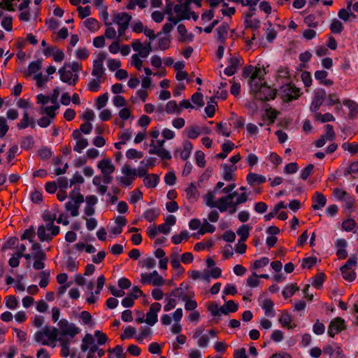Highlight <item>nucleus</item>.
Wrapping results in <instances>:
<instances>
[{
  "label": "nucleus",
  "mask_w": 358,
  "mask_h": 358,
  "mask_svg": "<svg viewBox=\"0 0 358 358\" xmlns=\"http://www.w3.org/2000/svg\"><path fill=\"white\" fill-rule=\"evenodd\" d=\"M251 227L246 224L241 225L237 230V234L241 236V241L245 242L249 236Z\"/></svg>",
  "instance_id": "ea45409f"
},
{
  "label": "nucleus",
  "mask_w": 358,
  "mask_h": 358,
  "mask_svg": "<svg viewBox=\"0 0 358 358\" xmlns=\"http://www.w3.org/2000/svg\"><path fill=\"white\" fill-rule=\"evenodd\" d=\"M126 157L129 159H141L143 157V153L131 148L126 152Z\"/></svg>",
  "instance_id": "bf43d9fd"
},
{
  "label": "nucleus",
  "mask_w": 358,
  "mask_h": 358,
  "mask_svg": "<svg viewBox=\"0 0 358 358\" xmlns=\"http://www.w3.org/2000/svg\"><path fill=\"white\" fill-rule=\"evenodd\" d=\"M168 20L169 22L165 23L162 27V31L164 34L169 33L172 30L173 26L177 24L178 22H179V20H178L176 17H169Z\"/></svg>",
  "instance_id": "a19ab883"
},
{
  "label": "nucleus",
  "mask_w": 358,
  "mask_h": 358,
  "mask_svg": "<svg viewBox=\"0 0 358 358\" xmlns=\"http://www.w3.org/2000/svg\"><path fill=\"white\" fill-rule=\"evenodd\" d=\"M58 334L62 336H68L71 338H74L80 333V329L75 324L69 322L66 319H62L58 322Z\"/></svg>",
  "instance_id": "7ed1b4c3"
},
{
  "label": "nucleus",
  "mask_w": 358,
  "mask_h": 358,
  "mask_svg": "<svg viewBox=\"0 0 358 358\" xmlns=\"http://www.w3.org/2000/svg\"><path fill=\"white\" fill-rule=\"evenodd\" d=\"M162 306L159 303L155 302L151 304L148 312L146 313L145 322L153 326L157 322V313L160 311Z\"/></svg>",
  "instance_id": "2eb2a0df"
},
{
  "label": "nucleus",
  "mask_w": 358,
  "mask_h": 358,
  "mask_svg": "<svg viewBox=\"0 0 358 358\" xmlns=\"http://www.w3.org/2000/svg\"><path fill=\"white\" fill-rule=\"evenodd\" d=\"M131 20V16L124 12L115 15L114 22L118 25V37H121L124 34Z\"/></svg>",
  "instance_id": "9d476101"
},
{
  "label": "nucleus",
  "mask_w": 358,
  "mask_h": 358,
  "mask_svg": "<svg viewBox=\"0 0 358 358\" xmlns=\"http://www.w3.org/2000/svg\"><path fill=\"white\" fill-rule=\"evenodd\" d=\"M255 92V99L259 101H270L273 100L276 96V91L271 88L266 84H259L256 90H252Z\"/></svg>",
  "instance_id": "39448f33"
},
{
  "label": "nucleus",
  "mask_w": 358,
  "mask_h": 358,
  "mask_svg": "<svg viewBox=\"0 0 358 358\" xmlns=\"http://www.w3.org/2000/svg\"><path fill=\"white\" fill-rule=\"evenodd\" d=\"M324 353L329 355L330 358H340L343 356V350L341 348H333L331 345H326L323 348Z\"/></svg>",
  "instance_id": "cd10ccee"
},
{
  "label": "nucleus",
  "mask_w": 358,
  "mask_h": 358,
  "mask_svg": "<svg viewBox=\"0 0 358 358\" xmlns=\"http://www.w3.org/2000/svg\"><path fill=\"white\" fill-rule=\"evenodd\" d=\"M104 73L105 69L103 67V65L93 64V69L92 71V75L93 76L96 77V78H99L101 80H104Z\"/></svg>",
  "instance_id": "e433bc0d"
},
{
  "label": "nucleus",
  "mask_w": 358,
  "mask_h": 358,
  "mask_svg": "<svg viewBox=\"0 0 358 358\" xmlns=\"http://www.w3.org/2000/svg\"><path fill=\"white\" fill-rule=\"evenodd\" d=\"M357 258L354 256L350 257L346 263L341 267V271L343 278L349 282L353 281L356 278V273L353 267L357 266Z\"/></svg>",
  "instance_id": "423d86ee"
},
{
  "label": "nucleus",
  "mask_w": 358,
  "mask_h": 358,
  "mask_svg": "<svg viewBox=\"0 0 358 358\" xmlns=\"http://www.w3.org/2000/svg\"><path fill=\"white\" fill-rule=\"evenodd\" d=\"M229 207L233 208V210L231 211V213L236 212V209L235 202H234L232 200H231V196H228V194L227 196L220 197L217 201L216 208L220 212H222V213L225 212Z\"/></svg>",
  "instance_id": "f3484780"
},
{
  "label": "nucleus",
  "mask_w": 358,
  "mask_h": 358,
  "mask_svg": "<svg viewBox=\"0 0 358 358\" xmlns=\"http://www.w3.org/2000/svg\"><path fill=\"white\" fill-rule=\"evenodd\" d=\"M58 336V329L54 327H45L41 331L36 332L34 339L36 342L49 345V341L55 342Z\"/></svg>",
  "instance_id": "f03ea898"
},
{
  "label": "nucleus",
  "mask_w": 358,
  "mask_h": 358,
  "mask_svg": "<svg viewBox=\"0 0 358 358\" xmlns=\"http://www.w3.org/2000/svg\"><path fill=\"white\" fill-rule=\"evenodd\" d=\"M29 126L34 128L36 126L35 121L33 118H30L27 111H24L23 117L20 122L17 124V127L19 129H23Z\"/></svg>",
  "instance_id": "bb28decb"
},
{
  "label": "nucleus",
  "mask_w": 358,
  "mask_h": 358,
  "mask_svg": "<svg viewBox=\"0 0 358 358\" xmlns=\"http://www.w3.org/2000/svg\"><path fill=\"white\" fill-rule=\"evenodd\" d=\"M131 47L134 51L138 52L142 58H146L152 52L151 42H145L143 44L140 40L136 39L131 42Z\"/></svg>",
  "instance_id": "f8f14e48"
},
{
  "label": "nucleus",
  "mask_w": 358,
  "mask_h": 358,
  "mask_svg": "<svg viewBox=\"0 0 358 358\" xmlns=\"http://www.w3.org/2000/svg\"><path fill=\"white\" fill-rule=\"evenodd\" d=\"M59 341L61 342L62 345L61 354L64 357H68L70 354L69 341L62 338H60Z\"/></svg>",
  "instance_id": "e2e57ef3"
},
{
  "label": "nucleus",
  "mask_w": 358,
  "mask_h": 358,
  "mask_svg": "<svg viewBox=\"0 0 358 358\" xmlns=\"http://www.w3.org/2000/svg\"><path fill=\"white\" fill-rule=\"evenodd\" d=\"M264 69L256 68L255 71L252 73L249 81V85L252 90H256L259 87L264 80Z\"/></svg>",
  "instance_id": "dca6fc26"
},
{
  "label": "nucleus",
  "mask_w": 358,
  "mask_h": 358,
  "mask_svg": "<svg viewBox=\"0 0 358 358\" xmlns=\"http://www.w3.org/2000/svg\"><path fill=\"white\" fill-rule=\"evenodd\" d=\"M292 317L288 313H283L279 318V322L282 326L287 329H292L296 327V324L292 325Z\"/></svg>",
  "instance_id": "f704fd0d"
},
{
  "label": "nucleus",
  "mask_w": 358,
  "mask_h": 358,
  "mask_svg": "<svg viewBox=\"0 0 358 358\" xmlns=\"http://www.w3.org/2000/svg\"><path fill=\"white\" fill-rule=\"evenodd\" d=\"M352 3V0L349 1L348 2L347 8H342L338 13V16L339 17V18L343 20L344 22L349 21L351 17H352V19L356 18V15L351 12Z\"/></svg>",
  "instance_id": "412c9836"
},
{
  "label": "nucleus",
  "mask_w": 358,
  "mask_h": 358,
  "mask_svg": "<svg viewBox=\"0 0 358 358\" xmlns=\"http://www.w3.org/2000/svg\"><path fill=\"white\" fill-rule=\"evenodd\" d=\"M37 236L40 241H50L54 237L52 234L48 232L44 225H41L38 227L37 230Z\"/></svg>",
  "instance_id": "c85d7f7f"
},
{
  "label": "nucleus",
  "mask_w": 358,
  "mask_h": 358,
  "mask_svg": "<svg viewBox=\"0 0 358 358\" xmlns=\"http://www.w3.org/2000/svg\"><path fill=\"white\" fill-rule=\"evenodd\" d=\"M108 100V96L107 92L99 96L96 100V108L100 110L102 108H103L106 105Z\"/></svg>",
  "instance_id": "13d9d810"
},
{
  "label": "nucleus",
  "mask_w": 358,
  "mask_h": 358,
  "mask_svg": "<svg viewBox=\"0 0 358 358\" xmlns=\"http://www.w3.org/2000/svg\"><path fill=\"white\" fill-rule=\"evenodd\" d=\"M41 68V62L40 61H34L29 64L28 66V72L26 73V76L31 75V73H37Z\"/></svg>",
  "instance_id": "8fccbe9b"
},
{
  "label": "nucleus",
  "mask_w": 358,
  "mask_h": 358,
  "mask_svg": "<svg viewBox=\"0 0 358 358\" xmlns=\"http://www.w3.org/2000/svg\"><path fill=\"white\" fill-rule=\"evenodd\" d=\"M343 29L342 23L337 19H334L330 25V30L334 34H339Z\"/></svg>",
  "instance_id": "3c124183"
},
{
  "label": "nucleus",
  "mask_w": 358,
  "mask_h": 358,
  "mask_svg": "<svg viewBox=\"0 0 358 358\" xmlns=\"http://www.w3.org/2000/svg\"><path fill=\"white\" fill-rule=\"evenodd\" d=\"M84 23L85 27L92 31H94L99 28V22L94 18H87Z\"/></svg>",
  "instance_id": "0e129e2a"
},
{
  "label": "nucleus",
  "mask_w": 358,
  "mask_h": 358,
  "mask_svg": "<svg viewBox=\"0 0 358 358\" xmlns=\"http://www.w3.org/2000/svg\"><path fill=\"white\" fill-rule=\"evenodd\" d=\"M234 148V143L227 141L222 145V152L217 155V157L220 159H225L228 153H229Z\"/></svg>",
  "instance_id": "473e14b6"
},
{
  "label": "nucleus",
  "mask_w": 358,
  "mask_h": 358,
  "mask_svg": "<svg viewBox=\"0 0 358 358\" xmlns=\"http://www.w3.org/2000/svg\"><path fill=\"white\" fill-rule=\"evenodd\" d=\"M344 329V320L340 317H337L331 322L328 327V334L331 337H334L336 334L339 333Z\"/></svg>",
  "instance_id": "a211bd4d"
},
{
  "label": "nucleus",
  "mask_w": 358,
  "mask_h": 358,
  "mask_svg": "<svg viewBox=\"0 0 358 358\" xmlns=\"http://www.w3.org/2000/svg\"><path fill=\"white\" fill-rule=\"evenodd\" d=\"M40 277V282H39V286L41 288H45L48 283L50 278V273L49 271H43L40 273L39 275Z\"/></svg>",
  "instance_id": "79ce46f5"
},
{
  "label": "nucleus",
  "mask_w": 358,
  "mask_h": 358,
  "mask_svg": "<svg viewBox=\"0 0 358 358\" xmlns=\"http://www.w3.org/2000/svg\"><path fill=\"white\" fill-rule=\"evenodd\" d=\"M103 80L99 78H94L90 80L87 84V89L90 92H97L101 88V83L103 82Z\"/></svg>",
  "instance_id": "c03bdc74"
},
{
  "label": "nucleus",
  "mask_w": 358,
  "mask_h": 358,
  "mask_svg": "<svg viewBox=\"0 0 358 358\" xmlns=\"http://www.w3.org/2000/svg\"><path fill=\"white\" fill-rule=\"evenodd\" d=\"M192 148L193 146L191 142L185 141L184 143L183 150L180 152V157L182 159L185 160L189 157Z\"/></svg>",
  "instance_id": "37998d69"
},
{
  "label": "nucleus",
  "mask_w": 358,
  "mask_h": 358,
  "mask_svg": "<svg viewBox=\"0 0 358 358\" xmlns=\"http://www.w3.org/2000/svg\"><path fill=\"white\" fill-rule=\"evenodd\" d=\"M141 281L143 284L162 286L165 282L164 279L159 275L157 271H154L152 273H141Z\"/></svg>",
  "instance_id": "9b49d317"
},
{
  "label": "nucleus",
  "mask_w": 358,
  "mask_h": 358,
  "mask_svg": "<svg viewBox=\"0 0 358 358\" xmlns=\"http://www.w3.org/2000/svg\"><path fill=\"white\" fill-rule=\"evenodd\" d=\"M189 275L193 280L201 279L204 281H210V274L208 271H192L189 272Z\"/></svg>",
  "instance_id": "2f4dec72"
},
{
  "label": "nucleus",
  "mask_w": 358,
  "mask_h": 358,
  "mask_svg": "<svg viewBox=\"0 0 358 358\" xmlns=\"http://www.w3.org/2000/svg\"><path fill=\"white\" fill-rule=\"evenodd\" d=\"M269 262V259L268 257H262L259 259L255 260L252 265L251 266V268L253 269H257L259 268H263L266 266Z\"/></svg>",
  "instance_id": "680f3d73"
},
{
  "label": "nucleus",
  "mask_w": 358,
  "mask_h": 358,
  "mask_svg": "<svg viewBox=\"0 0 358 358\" xmlns=\"http://www.w3.org/2000/svg\"><path fill=\"white\" fill-rule=\"evenodd\" d=\"M189 238V233L187 231H182L180 234L173 235L171 238L172 242L177 245L180 243L183 240H187Z\"/></svg>",
  "instance_id": "49530a36"
},
{
  "label": "nucleus",
  "mask_w": 358,
  "mask_h": 358,
  "mask_svg": "<svg viewBox=\"0 0 358 358\" xmlns=\"http://www.w3.org/2000/svg\"><path fill=\"white\" fill-rule=\"evenodd\" d=\"M85 201L84 196L80 193V188L75 187L69 196V200L65 203V209L71 213L72 217L79 215V208Z\"/></svg>",
  "instance_id": "f257e3e1"
},
{
  "label": "nucleus",
  "mask_w": 358,
  "mask_h": 358,
  "mask_svg": "<svg viewBox=\"0 0 358 358\" xmlns=\"http://www.w3.org/2000/svg\"><path fill=\"white\" fill-rule=\"evenodd\" d=\"M223 173H222V178L225 181H231L234 180V172L236 169V166L228 165V164H223Z\"/></svg>",
  "instance_id": "c756f323"
},
{
  "label": "nucleus",
  "mask_w": 358,
  "mask_h": 358,
  "mask_svg": "<svg viewBox=\"0 0 358 358\" xmlns=\"http://www.w3.org/2000/svg\"><path fill=\"white\" fill-rule=\"evenodd\" d=\"M185 131L187 132V136L189 138L195 139L199 135L201 134V130L199 127H189L185 129Z\"/></svg>",
  "instance_id": "5fc2aeb1"
},
{
  "label": "nucleus",
  "mask_w": 358,
  "mask_h": 358,
  "mask_svg": "<svg viewBox=\"0 0 358 358\" xmlns=\"http://www.w3.org/2000/svg\"><path fill=\"white\" fill-rule=\"evenodd\" d=\"M186 198L189 202L194 203L197 201L199 196V193L193 182L190 183L189 186L185 189Z\"/></svg>",
  "instance_id": "393cba45"
},
{
  "label": "nucleus",
  "mask_w": 358,
  "mask_h": 358,
  "mask_svg": "<svg viewBox=\"0 0 358 358\" xmlns=\"http://www.w3.org/2000/svg\"><path fill=\"white\" fill-rule=\"evenodd\" d=\"M240 64V60L238 57H232L229 58V65L228 66L224 69V73L228 76H231L234 75L237 70V68Z\"/></svg>",
  "instance_id": "b1692460"
},
{
  "label": "nucleus",
  "mask_w": 358,
  "mask_h": 358,
  "mask_svg": "<svg viewBox=\"0 0 358 358\" xmlns=\"http://www.w3.org/2000/svg\"><path fill=\"white\" fill-rule=\"evenodd\" d=\"M34 80H36L38 87L43 88L49 79L48 77H44L42 73H38L34 76Z\"/></svg>",
  "instance_id": "052dcab7"
},
{
  "label": "nucleus",
  "mask_w": 358,
  "mask_h": 358,
  "mask_svg": "<svg viewBox=\"0 0 358 358\" xmlns=\"http://www.w3.org/2000/svg\"><path fill=\"white\" fill-rule=\"evenodd\" d=\"M6 306L9 309H15L17 307L18 301L15 296H8L5 299Z\"/></svg>",
  "instance_id": "6e6d98bb"
},
{
  "label": "nucleus",
  "mask_w": 358,
  "mask_h": 358,
  "mask_svg": "<svg viewBox=\"0 0 358 358\" xmlns=\"http://www.w3.org/2000/svg\"><path fill=\"white\" fill-rule=\"evenodd\" d=\"M35 230L33 227H30L26 229L23 234L21 236V240H29V242L33 243L34 238L35 237Z\"/></svg>",
  "instance_id": "603ef678"
},
{
  "label": "nucleus",
  "mask_w": 358,
  "mask_h": 358,
  "mask_svg": "<svg viewBox=\"0 0 358 358\" xmlns=\"http://www.w3.org/2000/svg\"><path fill=\"white\" fill-rule=\"evenodd\" d=\"M326 98V92L323 89H317L314 92V96L310 106L313 112L317 111Z\"/></svg>",
  "instance_id": "4468645a"
},
{
  "label": "nucleus",
  "mask_w": 358,
  "mask_h": 358,
  "mask_svg": "<svg viewBox=\"0 0 358 358\" xmlns=\"http://www.w3.org/2000/svg\"><path fill=\"white\" fill-rule=\"evenodd\" d=\"M246 180L248 183L251 186L262 184L266 182V178L264 176L255 173H248Z\"/></svg>",
  "instance_id": "a878e982"
},
{
  "label": "nucleus",
  "mask_w": 358,
  "mask_h": 358,
  "mask_svg": "<svg viewBox=\"0 0 358 358\" xmlns=\"http://www.w3.org/2000/svg\"><path fill=\"white\" fill-rule=\"evenodd\" d=\"M215 231V227L213 224H209L208 220L203 219L201 226L198 231L199 235H203L206 233H213Z\"/></svg>",
  "instance_id": "72a5a7b5"
},
{
  "label": "nucleus",
  "mask_w": 358,
  "mask_h": 358,
  "mask_svg": "<svg viewBox=\"0 0 358 358\" xmlns=\"http://www.w3.org/2000/svg\"><path fill=\"white\" fill-rule=\"evenodd\" d=\"M343 105L350 109L351 115H355L358 113V105L352 100L345 99L343 101Z\"/></svg>",
  "instance_id": "a18cd8bd"
},
{
  "label": "nucleus",
  "mask_w": 358,
  "mask_h": 358,
  "mask_svg": "<svg viewBox=\"0 0 358 358\" xmlns=\"http://www.w3.org/2000/svg\"><path fill=\"white\" fill-rule=\"evenodd\" d=\"M216 192L215 191L208 192L206 194H205L203 198L205 204L210 208H216L217 201H215V195Z\"/></svg>",
  "instance_id": "c9c22d12"
},
{
  "label": "nucleus",
  "mask_w": 358,
  "mask_h": 358,
  "mask_svg": "<svg viewBox=\"0 0 358 358\" xmlns=\"http://www.w3.org/2000/svg\"><path fill=\"white\" fill-rule=\"evenodd\" d=\"M176 297H173L170 294L167 295V297L166 299L167 301V303L164 306V310L165 312H169L171 310L173 309L176 306L177 302H176Z\"/></svg>",
  "instance_id": "de8ad7c7"
},
{
  "label": "nucleus",
  "mask_w": 358,
  "mask_h": 358,
  "mask_svg": "<svg viewBox=\"0 0 358 358\" xmlns=\"http://www.w3.org/2000/svg\"><path fill=\"white\" fill-rule=\"evenodd\" d=\"M216 33L217 39L221 42L223 43L224 38H226L227 35V27L226 26H220L216 29Z\"/></svg>",
  "instance_id": "338daca9"
},
{
  "label": "nucleus",
  "mask_w": 358,
  "mask_h": 358,
  "mask_svg": "<svg viewBox=\"0 0 358 358\" xmlns=\"http://www.w3.org/2000/svg\"><path fill=\"white\" fill-rule=\"evenodd\" d=\"M33 258L35 259L33 267L36 270H42L45 267L43 261L46 259V255L44 252L34 253Z\"/></svg>",
  "instance_id": "5701e85b"
},
{
  "label": "nucleus",
  "mask_w": 358,
  "mask_h": 358,
  "mask_svg": "<svg viewBox=\"0 0 358 358\" xmlns=\"http://www.w3.org/2000/svg\"><path fill=\"white\" fill-rule=\"evenodd\" d=\"M342 148L344 150H347L352 154H355L358 152V144L356 143H343L342 144Z\"/></svg>",
  "instance_id": "774afa93"
},
{
  "label": "nucleus",
  "mask_w": 358,
  "mask_h": 358,
  "mask_svg": "<svg viewBox=\"0 0 358 358\" xmlns=\"http://www.w3.org/2000/svg\"><path fill=\"white\" fill-rule=\"evenodd\" d=\"M267 317H273L275 313L273 308L274 303L270 299H264L260 304Z\"/></svg>",
  "instance_id": "4be33fe9"
},
{
  "label": "nucleus",
  "mask_w": 358,
  "mask_h": 358,
  "mask_svg": "<svg viewBox=\"0 0 358 358\" xmlns=\"http://www.w3.org/2000/svg\"><path fill=\"white\" fill-rule=\"evenodd\" d=\"M313 206L312 208L313 210H319L323 208L327 203L326 197L320 192H316L313 198Z\"/></svg>",
  "instance_id": "aec40b11"
},
{
  "label": "nucleus",
  "mask_w": 358,
  "mask_h": 358,
  "mask_svg": "<svg viewBox=\"0 0 358 358\" xmlns=\"http://www.w3.org/2000/svg\"><path fill=\"white\" fill-rule=\"evenodd\" d=\"M164 140H154L151 141L150 144L149 153L150 155H157L162 159H171V153L164 148Z\"/></svg>",
  "instance_id": "20e7f679"
},
{
  "label": "nucleus",
  "mask_w": 358,
  "mask_h": 358,
  "mask_svg": "<svg viewBox=\"0 0 358 358\" xmlns=\"http://www.w3.org/2000/svg\"><path fill=\"white\" fill-rule=\"evenodd\" d=\"M88 145V141L87 138L79 139L76 141V144L73 148L74 151L80 153L83 149L87 148Z\"/></svg>",
  "instance_id": "69168bd1"
},
{
  "label": "nucleus",
  "mask_w": 358,
  "mask_h": 358,
  "mask_svg": "<svg viewBox=\"0 0 358 358\" xmlns=\"http://www.w3.org/2000/svg\"><path fill=\"white\" fill-rule=\"evenodd\" d=\"M58 73L59 74L61 81L70 86L76 85L79 79L78 73H74L71 71L67 69L66 63H65L63 66L59 69Z\"/></svg>",
  "instance_id": "6e6552de"
},
{
  "label": "nucleus",
  "mask_w": 358,
  "mask_h": 358,
  "mask_svg": "<svg viewBox=\"0 0 358 358\" xmlns=\"http://www.w3.org/2000/svg\"><path fill=\"white\" fill-rule=\"evenodd\" d=\"M190 1H185L184 2L176 4L173 7L174 12L177 14V19L189 20L190 18V9H189Z\"/></svg>",
  "instance_id": "ddd939ff"
},
{
  "label": "nucleus",
  "mask_w": 358,
  "mask_h": 358,
  "mask_svg": "<svg viewBox=\"0 0 358 358\" xmlns=\"http://www.w3.org/2000/svg\"><path fill=\"white\" fill-rule=\"evenodd\" d=\"M165 110L169 114H180L182 111L181 108L178 107L176 101H169L166 105Z\"/></svg>",
  "instance_id": "58836bf2"
},
{
  "label": "nucleus",
  "mask_w": 358,
  "mask_h": 358,
  "mask_svg": "<svg viewBox=\"0 0 358 358\" xmlns=\"http://www.w3.org/2000/svg\"><path fill=\"white\" fill-rule=\"evenodd\" d=\"M143 182L148 188H154L159 182V177L156 174H148L144 177Z\"/></svg>",
  "instance_id": "7c9ffc66"
},
{
  "label": "nucleus",
  "mask_w": 358,
  "mask_h": 358,
  "mask_svg": "<svg viewBox=\"0 0 358 358\" xmlns=\"http://www.w3.org/2000/svg\"><path fill=\"white\" fill-rule=\"evenodd\" d=\"M123 176L117 177V180L125 187L130 186L136 176V171L135 169L128 164H124L121 169Z\"/></svg>",
  "instance_id": "0eeeda50"
},
{
  "label": "nucleus",
  "mask_w": 358,
  "mask_h": 358,
  "mask_svg": "<svg viewBox=\"0 0 358 358\" xmlns=\"http://www.w3.org/2000/svg\"><path fill=\"white\" fill-rule=\"evenodd\" d=\"M152 334V330L150 328L144 327L141 328V331L137 336L136 339L138 341H143L145 338L150 337Z\"/></svg>",
  "instance_id": "4d7b16f0"
},
{
  "label": "nucleus",
  "mask_w": 358,
  "mask_h": 358,
  "mask_svg": "<svg viewBox=\"0 0 358 358\" xmlns=\"http://www.w3.org/2000/svg\"><path fill=\"white\" fill-rule=\"evenodd\" d=\"M97 167L101 170L102 174L113 173L115 171V166L110 159H103L99 161Z\"/></svg>",
  "instance_id": "6ab92c4d"
},
{
  "label": "nucleus",
  "mask_w": 358,
  "mask_h": 358,
  "mask_svg": "<svg viewBox=\"0 0 358 358\" xmlns=\"http://www.w3.org/2000/svg\"><path fill=\"white\" fill-rule=\"evenodd\" d=\"M325 134L322 136L327 141H331L335 138V132L333 126L331 124H326Z\"/></svg>",
  "instance_id": "09e8293b"
},
{
  "label": "nucleus",
  "mask_w": 358,
  "mask_h": 358,
  "mask_svg": "<svg viewBox=\"0 0 358 358\" xmlns=\"http://www.w3.org/2000/svg\"><path fill=\"white\" fill-rule=\"evenodd\" d=\"M159 215V210L155 208H150L146 210L143 215V217L148 222L154 221Z\"/></svg>",
  "instance_id": "4c0bfd02"
},
{
  "label": "nucleus",
  "mask_w": 358,
  "mask_h": 358,
  "mask_svg": "<svg viewBox=\"0 0 358 358\" xmlns=\"http://www.w3.org/2000/svg\"><path fill=\"white\" fill-rule=\"evenodd\" d=\"M171 264L173 268L178 270L179 272L182 273L184 269L182 268L180 259L178 254H172L171 257Z\"/></svg>",
  "instance_id": "864d4df0"
},
{
  "label": "nucleus",
  "mask_w": 358,
  "mask_h": 358,
  "mask_svg": "<svg viewBox=\"0 0 358 358\" xmlns=\"http://www.w3.org/2000/svg\"><path fill=\"white\" fill-rule=\"evenodd\" d=\"M282 96L285 101H292L297 99L301 94V90L294 85L287 84L281 87Z\"/></svg>",
  "instance_id": "1a4fd4ad"
}]
</instances>
